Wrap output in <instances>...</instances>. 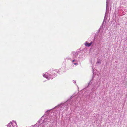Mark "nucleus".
<instances>
[{
	"label": "nucleus",
	"mask_w": 127,
	"mask_h": 127,
	"mask_svg": "<svg viewBox=\"0 0 127 127\" xmlns=\"http://www.w3.org/2000/svg\"><path fill=\"white\" fill-rule=\"evenodd\" d=\"M7 126L8 127H17V125L16 122L12 121L9 123Z\"/></svg>",
	"instance_id": "f257e3e1"
},
{
	"label": "nucleus",
	"mask_w": 127,
	"mask_h": 127,
	"mask_svg": "<svg viewBox=\"0 0 127 127\" xmlns=\"http://www.w3.org/2000/svg\"><path fill=\"white\" fill-rule=\"evenodd\" d=\"M50 121V120H49L47 118L45 119L40 126H41L47 125Z\"/></svg>",
	"instance_id": "f03ea898"
},
{
	"label": "nucleus",
	"mask_w": 127,
	"mask_h": 127,
	"mask_svg": "<svg viewBox=\"0 0 127 127\" xmlns=\"http://www.w3.org/2000/svg\"><path fill=\"white\" fill-rule=\"evenodd\" d=\"M43 76L44 77L46 78L48 80L51 78V75L47 73H46L45 74H43Z\"/></svg>",
	"instance_id": "7ed1b4c3"
},
{
	"label": "nucleus",
	"mask_w": 127,
	"mask_h": 127,
	"mask_svg": "<svg viewBox=\"0 0 127 127\" xmlns=\"http://www.w3.org/2000/svg\"><path fill=\"white\" fill-rule=\"evenodd\" d=\"M97 84H95L93 86V88L91 89V91L92 92L95 91L97 89L98 86H97Z\"/></svg>",
	"instance_id": "20e7f679"
},
{
	"label": "nucleus",
	"mask_w": 127,
	"mask_h": 127,
	"mask_svg": "<svg viewBox=\"0 0 127 127\" xmlns=\"http://www.w3.org/2000/svg\"><path fill=\"white\" fill-rule=\"evenodd\" d=\"M92 43L93 42L91 41L90 43H89L88 42L86 41L85 43V45L86 46L90 47L91 46Z\"/></svg>",
	"instance_id": "39448f33"
},
{
	"label": "nucleus",
	"mask_w": 127,
	"mask_h": 127,
	"mask_svg": "<svg viewBox=\"0 0 127 127\" xmlns=\"http://www.w3.org/2000/svg\"><path fill=\"white\" fill-rule=\"evenodd\" d=\"M101 63V62L99 61H98L96 63V64H100Z\"/></svg>",
	"instance_id": "423d86ee"
},
{
	"label": "nucleus",
	"mask_w": 127,
	"mask_h": 127,
	"mask_svg": "<svg viewBox=\"0 0 127 127\" xmlns=\"http://www.w3.org/2000/svg\"><path fill=\"white\" fill-rule=\"evenodd\" d=\"M108 1H109V0H107V1H106V10H107V6H108ZM106 11H107L106 10Z\"/></svg>",
	"instance_id": "0eeeda50"
},
{
	"label": "nucleus",
	"mask_w": 127,
	"mask_h": 127,
	"mask_svg": "<svg viewBox=\"0 0 127 127\" xmlns=\"http://www.w3.org/2000/svg\"><path fill=\"white\" fill-rule=\"evenodd\" d=\"M62 106V105H60L59 106V108H60Z\"/></svg>",
	"instance_id": "6e6552de"
},
{
	"label": "nucleus",
	"mask_w": 127,
	"mask_h": 127,
	"mask_svg": "<svg viewBox=\"0 0 127 127\" xmlns=\"http://www.w3.org/2000/svg\"><path fill=\"white\" fill-rule=\"evenodd\" d=\"M73 83H75L76 82V81H73Z\"/></svg>",
	"instance_id": "1a4fd4ad"
},
{
	"label": "nucleus",
	"mask_w": 127,
	"mask_h": 127,
	"mask_svg": "<svg viewBox=\"0 0 127 127\" xmlns=\"http://www.w3.org/2000/svg\"><path fill=\"white\" fill-rule=\"evenodd\" d=\"M73 64L75 65L77 64L76 63H73Z\"/></svg>",
	"instance_id": "9d476101"
},
{
	"label": "nucleus",
	"mask_w": 127,
	"mask_h": 127,
	"mask_svg": "<svg viewBox=\"0 0 127 127\" xmlns=\"http://www.w3.org/2000/svg\"><path fill=\"white\" fill-rule=\"evenodd\" d=\"M75 61V60H73L72 61V62H73L74 61Z\"/></svg>",
	"instance_id": "9b49d317"
},
{
	"label": "nucleus",
	"mask_w": 127,
	"mask_h": 127,
	"mask_svg": "<svg viewBox=\"0 0 127 127\" xmlns=\"http://www.w3.org/2000/svg\"><path fill=\"white\" fill-rule=\"evenodd\" d=\"M51 78H50L49 79V80L51 78V79H52V78H51Z\"/></svg>",
	"instance_id": "f8f14e48"
},
{
	"label": "nucleus",
	"mask_w": 127,
	"mask_h": 127,
	"mask_svg": "<svg viewBox=\"0 0 127 127\" xmlns=\"http://www.w3.org/2000/svg\"><path fill=\"white\" fill-rule=\"evenodd\" d=\"M78 55V53H77V54H76V55Z\"/></svg>",
	"instance_id": "ddd939ff"
},
{
	"label": "nucleus",
	"mask_w": 127,
	"mask_h": 127,
	"mask_svg": "<svg viewBox=\"0 0 127 127\" xmlns=\"http://www.w3.org/2000/svg\"><path fill=\"white\" fill-rule=\"evenodd\" d=\"M43 127H45V126H43Z\"/></svg>",
	"instance_id": "4468645a"
},
{
	"label": "nucleus",
	"mask_w": 127,
	"mask_h": 127,
	"mask_svg": "<svg viewBox=\"0 0 127 127\" xmlns=\"http://www.w3.org/2000/svg\"><path fill=\"white\" fill-rule=\"evenodd\" d=\"M36 125H34V126H35Z\"/></svg>",
	"instance_id": "2eb2a0df"
}]
</instances>
